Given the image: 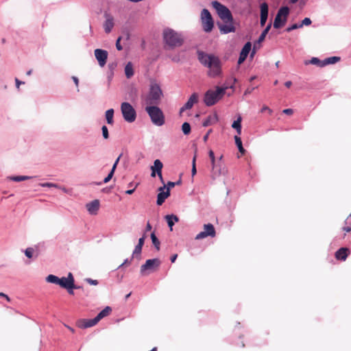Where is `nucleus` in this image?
Segmentation results:
<instances>
[{
	"label": "nucleus",
	"instance_id": "f257e3e1",
	"mask_svg": "<svg viewBox=\"0 0 351 351\" xmlns=\"http://www.w3.org/2000/svg\"><path fill=\"white\" fill-rule=\"evenodd\" d=\"M197 56L201 64L209 69V76L216 77L221 73V66L220 60L218 57L203 51H198Z\"/></svg>",
	"mask_w": 351,
	"mask_h": 351
},
{
	"label": "nucleus",
	"instance_id": "f03ea898",
	"mask_svg": "<svg viewBox=\"0 0 351 351\" xmlns=\"http://www.w3.org/2000/svg\"><path fill=\"white\" fill-rule=\"evenodd\" d=\"M163 39L169 48L180 47L184 42L181 34L171 29H166L163 31Z\"/></svg>",
	"mask_w": 351,
	"mask_h": 351
},
{
	"label": "nucleus",
	"instance_id": "7ed1b4c3",
	"mask_svg": "<svg viewBox=\"0 0 351 351\" xmlns=\"http://www.w3.org/2000/svg\"><path fill=\"white\" fill-rule=\"evenodd\" d=\"M226 88L217 87L215 90H208L204 95V103L207 106L215 104L223 97L226 93Z\"/></svg>",
	"mask_w": 351,
	"mask_h": 351
},
{
	"label": "nucleus",
	"instance_id": "20e7f679",
	"mask_svg": "<svg viewBox=\"0 0 351 351\" xmlns=\"http://www.w3.org/2000/svg\"><path fill=\"white\" fill-rule=\"evenodd\" d=\"M145 111L154 125L161 126L165 123V115L158 107L156 106H147Z\"/></svg>",
	"mask_w": 351,
	"mask_h": 351
},
{
	"label": "nucleus",
	"instance_id": "39448f33",
	"mask_svg": "<svg viewBox=\"0 0 351 351\" xmlns=\"http://www.w3.org/2000/svg\"><path fill=\"white\" fill-rule=\"evenodd\" d=\"M162 95V90L157 84H152L150 86L149 92L146 98V104L148 105L159 104Z\"/></svg>",
	"mask_w": 351,
	"mask_h": 351
},
{
	"label": "nucleus",
	"instance_id": "423d86ee",
	"mask_svg": "<svg viewBox=\"0 0 351 351\" xmlns=\"http://www.w3.org/2000/svg\"><path fill=\"white\" fill-rule=\"evenodd\" d=\"M213 7L216 10L219 16L225 23L232 22V16L230 10L217 1L212 2Z\"/></svg>",
	"mask_w": 351,
	"mask_h": 351
},
{
	"label": "nucleus",
	"instance_id": "0eeeda50",
	"mask_svg": "<svg viewBox=\"0 0 351 351\" xmlns=\"http://www.w3.org/2000/svg\"><path fill=\"white\" fill-rule=\"evenodd\" d=\"M121 110L124 120L128 123H132L136 118V112L132 106L128 102H123L121 105Z\"/></svg>",
	"mask_w": 351,
	"mask_h": 351
},
{
	"label": "nucleus",
	"instance_id": "6e6552de",
	"mask_svg": "<svg viewBox=\"0 0 351 351\" xmlns=\"http://www.w3.org/2000/svg\"><path fill=\"white\" fill-rule=\"evenodd\" d=\"M289 14V8L288 7L284 6L280 8L274 19V27L276 29L282 27L285 24Z\"/></svg>",
	"mask_w": 351,
	"mask_h": 351
},
{
	"label": "nucleus",
	"instance_id": "1a4fd4ad",
	"mask_svg": "<svg viewBox=\"0 0 351 351\" xmlns=\"http://www.w3.org/2000/svg\"><path fill=\"white\" fill-rule=\"evenodd\" d=\"M201 21L204 32H210L214 26V21L210 12L207 9H203L201 13Z\"/></svg>",
	"mask_w": 351,
	"mask_h": 351
},
{
	"label": "nucleus",
	"instance_id": "9d476101",
	"mask_svg": "<svg viewBox=\"0 0 351 351\" xmlns=\"http://www.w3.org/2000/svg\"><path fill=\"white\" fill-rule=\"evenodd\" d=\"M160 261L158 258L148 259L145 263L141 267V273L143 276L147 275V271L150 272L157 270L160 265Z\"/></svg>",
	"mask_w": 351,
	"mask_h": 351
},
{
	"label": "nucleus",
	"instance_id": "9b49d317",
	"mask_svg": "<svg viewBox=\"0 0 351 351\" xmlns=\"http://www.w3.org/2000/svg\"><path fill=\"white\" fill-rule=\"evenodd\" d=\"M216 231L214 226L212 223H207L204 225V231L200 232L195 237L196 240H200L207 237H215Z\"/></svg>",
	"mask_w": 351,
	"mask_h": 351
},
{
	"label": "nucleus",
	"instance_id": "f8f14e48",
	"mask_svg": "<svg viewBox=\"0 0 351 351\" xmlns=\"http://www.w3.org/2000/svg\"><path fill=\"white\" fill-rule=\"evenodd\" d=\"M74 278L71 273H69L68 277L59 278L58 285L64 289L75 288L79 289L80 287H75L74 285Z\"/></svg>",
	"mask_w": 351,
	"mask_h": 351
},
{
	"label": "nucleus",
	"instance_id": "ddd939ff",
	"mask_svg": "<svg viewBox=\"0 0 351 351\" xmlns=\"http://www.w3.org/2000/svg\"><path fill=\"white\" fill-rule=\"evenodd\" d=\"M95 56L98 61L99 65L103 67L106 64L108 52L106 50L97 49L94 51Z\"/></svg>",
	"mask_w": 351,
	"mask_h": 351
},
{
	"label": "nucleus",
	"instance_id": "4468645a",
	"mask_svg": "<svg viewBox=\"0 0 351 351\" xmlns=\"http://www.w3.org/2000/svg\"><path fill=\"white\" fill-rule=\"evenodd\" d=\"M198 102V94L196 93H193L186 103L180 108V114L181 115L182 112L186 110L191 109L193 105Z\"/></svg>",
	"mask_w": 351,
	"mask_h": 351
},
{
	"label": "nucleus",
	"instance_id": "2eb2a0df",
	"mask_svg": "<svg viewBox=\"0 0 351 351\" xmlns=\"http://www.w3.org/2000/svg\"><path fill=\"white\" fill-rule=\"evenodd\" d=\"M252 48L251 43L247 42L245 43V45L243 46V49H241V51L239 55V58L238 60V64H241L243 63L245 59L247 58L250 50Z\"/></svg>",
	"mask_w": 351,
	"mask_h": 351
},
{
	"label": "nucleus",
	"instance_id": "dca6fc26",
	"mask_svg": "<svg viewBox=\"0 0 351 351\" xmlns=\"http://www.w3.org/2000/svg\"><path fill=\"white\" fill-rule=\"evenodd\" d=\"M261 20L260 24L261 27H263L267 21L268 16V5L267 3L264 2L261 4Z\"/></svg>",
	"mask_w": 351,
	"mask_h": 351
},
{
	"label": "nucleus",
	"instance_id": "f3484780",
	"mask_svg": "<svg viewBox=\"0 0 351 351\" xmlns=\"http://www.w3.org/2000/svg\"><path fill=\"white\" fill-rule=\"evenodd\" d=\"M99 321L96 317L90 319H80L77 322V326L81 328H87L96 325Z\"/></svg>",
	"mask_w": 351,
	"mask_h": 351
},
{
	"label": "nucleus",
	"instance_id": "a211bd4d",
	"mask_svg": "<svg viewBox=\"0 0 351 351\" xmlns=\"http://www.w3.org/2000/svg\"><path fill=\"white\" fill-rule=\"evenodd\" d=\"M163 167V165L162 162L156 159L154 160V165L151 167L152 169V177H155L156 173L158 176V177H161L162 169Z\"/></svg>",
	"mask_w": 351,
	"mask_h": 351
},
{
	"label": "nucleus",
	"instance_id": "6ab92c4d",
	"mask_svg": "<svg viewBox=\"0 0 351 351\" xmlns=\"http://www.w3.org/2000/svg\"><path fill=\"white\" fill-rule=\"evenodd\" d=\"M100 203L98 199H95L88 204L86 207L90 215H97L99 209Z\"/></svg>",
	"mask_w": 351,
	"mask_h": 351
},
{
	"label": "nucleus",
	"instance_id": "aec40b11",
	"mask_svg": "<svg viewBox=\"0 0 351 351\" xmlns=\"http://www.w3.org/2000/svg\"><path fill=\"white\" fill-rule=\"evenodd\" d=\"M165 186L160 187V193L157 195V204L162 205L165 200L170 195L169 189L168 188L167 191H163Z\"/></svg>",
	"mask_w": 351,
	"mask_h": 351
},
{
	"label": "nucleus",
	"instance_id": "412c9836",
	"mask_svg": "<svg viewBox=\"0 0 351 351\" xmlns=\"http://www.w3.org/2000/svg\"><path fill=\"white\" fill-rule=\"evenodd\" d=\"M349 253L350 250L348 248L341 247L335 252V258L339 261H346Z\"/></svg>",
	"mask_w": 351,
	"mask_h": 351
},
{
	"label": "nucleus",
	"instance_id": "4be33fe9",
	"mask_svg": "<svg viewBox=\"0 0 351 351\" xmlns=\"http://www.w3.org/2000/svg\"><path fill=\"white\" fill-rule=\"evenodd\" d=\"M208 155L212 165V177L215 178V176H217L220 174V171L215 169V157L213 151L210 149L208 152Z\"/></svg>",
	"mask_w": 351,
	"mask_h": 351
},
{
	"label": "nucleus",
	"instance_id": "5701e85b",
	"mask_svg": "<svg viewBox=\"0 0 351 351\" xmlns=\"http://www.w3.org/2000/svg\"><path fill=\"white\" fill-rule=\"evenodd\" d=\"M225 25H219L220 32L223 34H228L235 31V28L233 26L232 22L226 23Z\"/></svg>",
	"mask_w": 351,
	"mask_h": 351
},
{
	"label": "nucleus",
	"instance_id": "b1692460",
	"mask_svg": "<svg viewBox=\"0 0 351 351\" xmlns=\"http://www.w3.org/2000/svg\"><path fill=\"white\" fill-rule=\"evenodd\" d=\"M121 156H122V155H121V154H120V155H119V157L117 158V160H115V162H114V165H113V166H112V169H111L110 172L108 173V175L107 176V177H106V178H104V183H107V182H108L112 179V178L113 175H114V171H115V169H116V168H117V165H118V163H119V160H120V158H121Z\"/></svg>",
	"mask_w": 351,
	"mask_h": 351
},
{
	"label": "nucleus",
	"instance_id": "393cba45",
	"mask_svg": "<svg viewBox=\"0 0 351 351\" xmlns=\"http://www.w3.org/2000/svg\"><path fill=\"white\" fill-rule=\"evenodd\" d=\"M218 121V117L217 114H214L213 115H209L202 123L204 127H207L210 125H212L215 123H217Z\"/></svg>",
	"mask_w": 351,
	"mask_h": 351
},
{
	"label": "nucleus",
	"instance_id": "a878e982",
	"mask_svg": "<svg viewBox=\"0 0 351 351\" xmlns=\"http://www.w3.org/2000/svg\"><path fill=\"white\" fill-rule=\"evenodd\" d=\"M166 221L168 223L169 227L170 228V230H173V226L174 225L175 222H178L179 221L178 217L176 215H168L165 216Z\"/></svg>",
	"mask_w": 351,
	"mask_h": 351
},
{
	"label": "nucleus",
	"instance_id": "bb28decb",
	"mask_svg": "<svg viewBox=\"0 0 351 351\" xmlns=\"http://www.w3.org/2000/svg\"><path fill=\"white\" fill-rule=\"evenodd\" d=\"M241 121L242 118L239 115L237 119L234 121L232 124V128L236 130L238 136L241 134Z\"/></svg>",
	"mask_w": 351,
	"mask_h": 351
},
{
	"label": "nucleus",
	"instance_id": "cd10ccee",
	"mask_svg": "<svg viewBox=\"0 0 351 351\" xmlns=\"http://www.w3.org/2000/svg\"><path fill=\"white\" fill-rule=\"evenodd\" d=\"M113 26H114L113 19L111 17L107 18L105 21V23L104 25L105 32L107 34L110 33L111 32Z\"/></svg>",
	"mask_w": 351,
	"mask_h": 351
},
{
	"label": "nucleus",
	"instance_id": "c85d7f7f",
	"mask_svg": "<svg viewBox=\"0 0 351 351\" xmlns=\"http://www.w3.org/2000/svg\"><path fill=\"white\" fill-rule=\"evenodd\" d=\"M111 311H112L111 308L110 306H106L95 317L99 322L102 318L108 316L110 313Z\"/></svg>",
	"mask_w": 351,
	"mask_h": 351
},
{
	"label": "nucleus",
	"instance_id": "c756f323",
	"mask_svg": "<svg viewBox=\"0 0 351 351\" xmlns=\"http://www.w3.org/2000/svg\"><path fill=\"white\" fill-rule=\"evenodd\" d=\"M125 74L127 78H130L134 75L133 66L132 64L129 62L125 67Z\"/></svg>",
	"mask_w": 351,
	"mask_h": 351
},
{
	"label": "nucleus",
	"instance_id": "7c9ffc66",
	"mask_svg": "<svg viewBox=\"0 0 351 351\" xmlns=\"http://www.w3.org/2000/svg\"><path fill=\"white\" fill-rule=\"evenodd\" d=\"M340 60V57L338 56H332L330 58H327L325 60H323V64L324 66L328 64H335L336 62H339Z\"/></svg>",
	"mask_w": 351,
	"mask_h": 351
},
{
	"label": "nucleus",
	"instance_id": "2f4dec72",
	"mask_svg": "<svg viewBox=\"0 0 351 351\" xmlns=\"http://www.w3.org/2000/svg\"><path fill=\"white\" fill-rule=\"evenodd\" d=\"M234 141H235V144L237 146L239 152L242 155H243L245 154V149L243 147L242 141H241V138L238 135H236L234 136Z\"/></svg>",
	"mask_w": 351,
	"mask_h": 351
},
{
	"label": "nucleus",
	"instance_id": "473e14b6",
	"mask_svg": "<svg viewBox=\"0 0 351 351\" xmlns=\"http://www.w3.org/2000/svg\"><path fill=\"white\" fill-rule=\"evenodd\" d=\"M113 116H114V110L113 109H109L106 112V119L107 121V123L110 125H112L113 121Z\"/></svg>",
	"mask_w": 351,
	"mask_h": 351
},
{
	"label": "nucleus",
	"instance_id": "72a5a7b5",
	"mask_svg": "<svg viewBox=\"0 0 351 351\" xmlns=\"http://www.w3.org/2000/svg\"><path fill=\"white\" fill-rule=\"evenodd\" d=\"M271 24L269 23L266 27V28L263 31V32L261 33V36H259V38L257 40V43H261L265 40L266 35L267 34L268 32L269 31V29L271 28Z\"/></svg>",
	"mask_w": 351,
	"mask_h": 351
},
{
	"label": "nucleus",
	"instance_id": "f704fd0d",
	"mask_svg": "<svg viewBox=\"0 0 351 351\" xmlns=\"http://www.w3.org/2000/svg\"><path fill=\"white\" fill-rule=\"evenodd\" d=\"M46 280L48 282L58 285L59 278L56 276L50 274L47 277Z\"/></svg>",
	"mask_w": 351,
	"mask_h": 351
},
{
	"label": "nucleus",
	"instance_id": "c9c22d12",
	"mask_svg": "<svg viewBox=\"0 0 351 351\" xmlns=\"http://www.w3.org/2000/svg\"><path fill=\"white\" fill-rule=\"evenodd\" d=\"M151 239H152V243H153L154 245L155 246V247L156 248V250H160V241L154 232L151 234Z\"/></svg>",
	"mask_w": 351,
	"mask_h": 351
},
{
	"label": "nucleus",
	"instance_id": "e433bc0d",
	"mask_svg": "<svg viewBox=\"0 0 351 351\" xmlns=\"http://www.w3.org/2000/svg\"><path fill=\"white\" fill-rule=\"evenodd\" d=\"M182 130L185 135H188L191 132V125L189 123L184 122L182 125Z\"/></svg>",
	"mask_w": 351,
	"mask_h": 351
},
{
	"label": "nucleus",
	"instance_id": "4c0bfd02",
	"mask_svg": "<svg viewBox=\"0 0 351 351\" xmlns=\"http://www.w3.org/2000/svg\"><path fill=\"white\" fill-rule=\"evenodd\" d=\"M309 63L312 64L317 65L320 67L324 66V65H322L323 61L320 60L319 58H315V57L312 58L311 59V60L309 61Z\"/></svg>",
	"mask_w": 351,
	"mask_h": 351
},
{
	"label": "nucleus",
	"instance_id": "58836bf2",
	"mask_svg": "<svg viewBox=\"0 0 351 351\" xmlns=\"http://www.w3.org/2000/svg\"><path fill=\"white\" fill-rule=\"evenodd\" d=\"M30 177L25 176H13L10 178V180L15 181V182H21L24 181L29 179Z\"/></svg>",
	"mask_w": 351,
	"mask_h": 351
},
{
	"label": "nucleus",
	"instance_id": "ea45409f",
	"mask_svg": "<svg viewBox=\"0 0 351 351\" xmlns=\"http://www.w3.org/2000/svg\"><path fill=\"white\" fill-rule=\"evenodd\" d=\"M102 134L105 139H108L109 138L108 130L106 125H103L101 128Z\"/></svg>",
	"mask_w": 351,
	"mask_h": 351
},
{
	"label": "nucleus",
	"instance_id": "a19ab883",
	"mask_svg": "<svg viewBox=\"0 0 351 351\" xmlns=\"http://www.w3.org/2000/svg\"><path fill=\"white\" fill-rule=\"evenodd\" d=\"M195 161H196V156H195L193 157V162H192V169H191L192 176H194L197 173Z\"/></svg>",
	"mask_w": 351,
	"mask_h": 351
},
{
	"label": "nucleus",
	"instance_id": "79ce46f5",
	"mask_svg": "<svg viewBox=\"0 0 351 351\" xmlns=\"http://www.w3.org/2000/svg\"><path fill=\"white\" fill-rule=\"evenodd\" d=\"M33 253H34V249L32 247H28L25 251V254L26 256H27L29 258L32 257Z\"/></svg>",
	"mask_w": 351,
	"mask_h": 351
},
{
	"label": "nucleus",
	"instance_id": "37998d69",
	"mask_svg": "<svg viewBox=\"0 0 351 351\" xmlns=\"http://www.w3.org/2000/svg\"><path fill=\"white\" fill-rule=\"evenodd\" d=\"M302 27V25H300V24H297V23H295L293 25H292L291 26L287 28V32H289L293 29H296L298 28H301Z\"/></svg>",
	"mask_w": 351,
	"mask_h": 351
},
{
	"label": "nucleus",
	"instance_id": "c03bdc74",
	"mask_svg": "<svg viewBox=\"0 0 351 351\" xmlns=\"http://www.w3.org/2000/svg\"><path fill=\"white\" fill-rule=\"evenodd\" d=\"M142 246H141L140 245H136V246L135 247V249L133 252V256H135L136 254H140L141 252V250H142Z\"/></svg>",
	"mask_w": 351,
	"mask_h": 351
},
{
	"label": "nucleus",
	"instance_id": "a18cd8bd",
	"mask_svg": "<svg viewBox=\"0 0 351 351\" xmlns=\"http://www.w3.org/2000/svg\"><path fill=\"white\" fill-rule=\"evenodd\" d=\"M311 24V20L309 18H305L302 20V23H300V25H302V27L304 25H309Z\"/></svg>",
	"mask_w": 351,
	"mask_h": 351
},
{
	"label": "nucleus",
	"instance_id": "49530a36",
	"mask_svg": "<svg viewBox=\"0 0 351 351\" xmlns=\"http://www.w3.org/2000/svg\"><path fill=\"white\" fill-rule=\"evenodd\" d=\"M261 112L263 113V112H267L269 114H271L273 111L271 109H270L268 106H264L261 110Z\"/></svg>",
	"mask_w": 351,
	"mask_h": 351
},
{
	"label": "nucleus",
	"instance_id": "de8ad7c7",
	"mask_svg": "<svg viewBox=\"0 0 351 351\" xmlns=\"http://www.w3.org/2000/svg\"><path fill=\"white\" fill-rule=\"evenodd\" d=\"M121 40V37H119L116 42V47H117V50H119V51H121L123 49V47L120 43Z\"/></svg>",
	"mask_w": 351,
	"mask_h": 351
},
{
	"label": "nucleus",
	"instance_id": "09e8293b",
	"mask_svg": "<svg viewBox=\"0 0 351 351\" xmlns=\"http://www.w3.org/2000/svg\"><path fill=\"white\" fill-rule=\"evenodd\" d=\"M86 281L92 285H98V281L97 280H93L91 278H86Z\"/></svg>",
	"mask_w": 351,
	"mask_h": 351
},
{
	"label": "nucleus",
	"instance_id": "8fccbe9b",
	"mask_svg": "<svg viewBox=\"0 0 351 351\" xmlns=\"http://www.w3.org/2000/svg\"><path fill=\"white\" fill-rule=\"evenodd\" d=\"M41 186L43 187H57V185L56 184L51 183V182H46V183L41 184Z\"/></svg>",
	"mask_w": 351,
	"mask_h": 351
},
{
	"label": "nucleus",
	"instance_id": "3c124183",
	"mask_svg": "<svg viewBox=\"0 0 351 351\" xmlns=\"http://www.w3.org/2000/svg\"><path fill=\"white\" fill-rule=\"evenodd\" d=\"M284 114L291 115L293 113V110L291 108H287L282 110Z\"/></svg>",
	"mask_w": 351,
	"mask_h": 351
},
{
	"label": "nucleus",
	"instance_id": "603ef678",
	"mask_svg": "<svg viewBox=\"0 0 351 351\" xmlns=\"http://www.w3.org/2000/svg\"><path fill=\"white\" fill-rule=\"evenodd\" d=\"M72 80H73V82H74L75 86H77V88H78V86H79V80H78V78L77 77H75V76H73L72 77ZM77 91H79V88H77Z\"/></svg>",
	"mask_w": 351,
	"mask_h": 351
},
{
	"label": "nucleus",
	"instance_id": "864d4df0",
	"mask_svg": "<svg viewBox=\"0 0 351 351\" xmlns=\"http://www.w3.org/2000/svg\"><path fill=\"white\" fill-rule=\"evenodd\" d=\"M0 297H1L3 298H5L8 302H10V297L8 295H6L4 293H3V292H0Z\"/></svg>",
	"mask_w": 351,
	"mask_h": 351
},
{
	"label": "nucleus",
	"instance_id": "5fc2aeb1",
	"mask_svg": "<svg viewBox=\"0 0 351 351\" xmlns=\"http://www.w3.org/2000/svg\"><path fill=\"white\" fill-rule=\"evenodd\" d=\"M144 241H145V237H141V238H140V239H138V244H137V245H140L141 246H142V247H143V244H144Z\"/></svg>",
	"mask_w": 351,
	"mask_h": 351
},
{
	"label": "nucleus",
	"instance_id": "6e6d98bb",
	"mask_svg": "<svg viewBox=\"0 0 351 351\" xmlns=\"http://www.w3.org/2000/svg\"><path fill=\"white\" fill-rule=\"evenodd\" d=\"M15 82H16V87L19 88V86L22 84H24L23 82H21L20 81L18 78H16L15 79Z\"/></svg>",
	"mask_w": 351,
	"mask_h": 351
},
{
	"label": "nucleus",
	"instance_id": "4d7b16f0",
	"mask_svg": "<svg viewBox=\"0 0 351 351\" xmlns=\"http://www.w3.org/2000/svg\"><path fill=\"white\" fill-rule=\"evenodd\" d=\"M343 230L346 232H349L351 231V227L350 226L343 227Z\"/></svg>",
	"mask_w": 351,
	"mask_h": 351
},
{
	"label": "nucleus",
	"instance_id": "13d9d810",
	"mask_svg": "<svg viewBox=\"0 0 351 351\" xmlns=\"http://www.w3.org/2000/svg\"><path fill=\"white\" fill-rule=\"evenodd\" d=\"M177 257H178V254H173V255L171 257V261L172 263H174V262L176 261V260Z\"/></svg>",
	"mask_w": 351,
	"mask_h": 351
},
{
	"label": "nucleus",
	"instance_id": "bf43d9fd",
	"mask_svg": "<svg viewBox=\"0 0 351 351\" xmlns=\"http://www.w3.org/2000/svg\"><path fill=\"white\" fill-rule=\"evenodd\" d=\"M292 84V82L291 81H287L285 83V85L287 88H290Z\"/></svg>",
	"mask_w": 351,
	"mask_h": 351
},
{
	"label": "nucleus",
	"instance_id": "052dcab7",
	"mask_svg": "<svg viewBox=\"0 0 351 351\" xmlns=\"http://www.w3.org/2000/svg\"><path fill=\"white\" fill-rule=\"evenodd\" d=\"M134 190H135V188L133 189L128 190L125 191V193L128 194V195H131L134 193Z\"/></svg>",
	"mask_w": 351,
	"mask_h": 351
},
{
	"label": "nucleus",
	"instance_id": "680f3d73",
	"mask_svg": "<svg viewBox=\"0 0 351 351\" xmlns=\"http://www.w3.org/2000/svg\"><path fill=\"white\" fill-rule=\"evenodd\" d=\"M151 229H152V226H151V225H150V223L148 222V223H147V226H146V230H147V231H149V230H151Z\"/></svg>",
	"mask_w": 351,
	"mask_h": 351
},
{
	"label": "nucleus",
	"instance_id": "e2e57ef3",
	"mask_svg": "<svg viewBox=\"0 0 351 351\" xmlns=\"http://www.w3.org/2000/svg\"><path fill=\"white\" fill-rule=\"evenodd\" d=\"M167 185H168L169 187H173L176 185V183L175 182H169L167 183Z\"/></svg>",
	"mask_w": 351,
	"mask_h": 351
},
{
	"label": "nucleus",
	"instance_id": "0e129e2a",
	"mask_svg": "<svg viewBox=\"0 0 351 351\" xmlns=\"http://www.w3.org/2000/svg\"><path fill=\"white\" fill-rule=\"evenodd\" d=\"M210 132H211V130H209V131L208 132V133H207V134L204 136V141H207V139H208V135H209V134H210Z\"/></svg>",
	"mask_w": 351,
	"mask_h": 351
},
{
	"label": "nucleus",
	"instance_id": "69168bd1",
	"mask_svg": "<svg viewBox=\"0 0 351 351\" xmlns=\"http://www.w3.org/2000/svg\"><path fill=\"white\" fill-rule=\"evenodd\" d=\"M73 288L66 289L68 290L69 293V294H71V295H73V294H74V292H73Z\"/></svg>",
	"mask_w": 351,
	"mask_h": 351
},
{
	"label": "nucleus",
	"instance_id": "338daca9",
	"mask_svg": "<svg viewBox=\"0 0 351 351\" xmlns=\"http://www.w3.org/2000/svg\"><path fill=\"white\" fill-rule=\"evenodd\" d=\"M252 90H250L249 88H247L245 91V95H247V94H250L251 93Z\"/></svg>",
	"mask_w": 351,
	"mask_h": 351
},
{
	"label": "nucleus",
	"instance_id": "774afa93",
	"mask_svg": "<svg viewBox=\"0 0 351 351\" xmlns=\"http://www.w3.org/2000/svg\"><path fill=\"white\" fill-rule=\"evenodd\" d=\"M32 70L28 71L27 72V75H30L32 74Z\"/></svg>",
	"mask_w": 351,
	"mask_h": 351
}]
</instances>
